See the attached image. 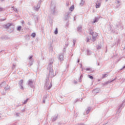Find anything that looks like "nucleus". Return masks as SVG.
Masks as SVG:
<instances>
[{"mask_svg":"<svg viewBox=\"0 0 125 125\" xmlns=\"http://www.w3.org/2000/svg\"><path fill=\"white\" fill-rule=\"evenodd\" d=\"M52 64H53V59H51L48 65L47 70L49 71H53V69Z\"/></svg>","mask_w":125,"mask_h":125,"instance_id":"nucleus-1","label":"nucleus"},{"mask_svg":"<svg viewBox=\"0 0 125 125\" xmlns=\"http://www.w3.org/2000/svg\"><path fill=\"white\" fill-rule=\"evenodd\" d=\"M27 84L32 88H34V87H35V86L34 85V81L32 79H29L27 81Z\"/></svg>","mask_w":125,"mask_h":125,"instance_id":"nucleus-2","label":"nucleus"},{"mask_svg":"<svg viewBox=\"0 0 125 125\" xmlns=\"http://www.w3.org/2000/svg\"><path fill=\"white\" fill-rule=\"evenodd\" d=\"M49 83H48V79H46V82L45 84V88L46 89H49L50 88H51L52 86V84L50 83L49 85ZM49 85V86H48Z\"/></svg>","mask_w":125,"mask_h":125,"instance_id":"nucleus-3","label":"nucleus"},{"mask_svg":"<svg viewBox=\"0 0 125 125\" xmlns=\"http://www.w3.org/2000/svg\"><path fill=\"white\" fill-rule=\"evenodd\" d=\"M90 34L92 36V39L93 42H95L96 40V37L98 36V35H97V33H96V35H94V33L92 32V31H91L90 32Z\"/></svg>","mask_w":125,"mask_h":125,"instance_id":"nucleus-4","label":"nucleus"},{"mask_svg":"<svg viewBox=\"0 0 125 125\" xmlns=\"http://www.w3.org/2000/svg\"><path fill=\"white\" fill-rule=\"evenodd\" d=\"M24 83V81L23 80H21L19 82V84L20 86L21 89H24V87H23V83Z\"/></svg>","mask_w":125,"mask_h":125,"instance_id":"nucleus-5","label":"nucleus"},{"mask_svg":"<svg viewBox=\"0 0 125 125\" xmlns=\"http://www.w3.org/2000/svg\"><path fill=\"white\" fill-rule=\"evenodd\" d=\"M55 76V75L53 72V70L49 71V77H50V78H53V77H54Z\"/></svg>","mask_w":125,"mask_h":125,"instance_id":"nucleus-6","label":"nucleus"},{"mask_svg":"<svg viewBox=\"0 0 125 125\" xmlns=\"http://www.w3.org/2000/svg\"><path fill=\"white\" fill-rule=\"evenodd\" d=\"M100 92V89L96 88L93 90V93L95 95V94H97V93H99Z\"/></svg>","mask_w":125,"mask_h":125,"instance_id":"nucleus-7","label":"nucleus"},{"mask_svg":"<svg viewBox=\"0 0 125 125\" xmlns=\"http://www.w3.org/2000/svg\"><path fill=\"white\" fill-rule=\"evenodd\" d=\"M29 64L30 66H32L33 65V63L34 62V60H33V56H30L29 57Z\"/></svg>","mask_w":125,"mask_h":125,"instance_id":"nucleus-8","label":"nucleus"},{"mask_svg":"<svg viewBox=\"0 0 125 125\" xmlns=\"http://www.w3.org/2000/svg\"><path fill=\"white\" fill-rule=\"evenodd\" d=\"M51 12L52 14H55V6H52L51 7Z\"/></svg>","mask_w":125,"mask_h":125,"instance_id":"nucleus-9","label":"nucleus"},{"mask_svg":"<svg viewBox=\"0 0 125 125\" xmlns=\"http://www.w3.org/2000/svg\"><path fill=\"white\" fill-rule=\"evenodd\" d=\"M101 5V2L97 1L96 4V8H99Z\"/></svg>","mask_w":125,"mask_h":125,"instance_id":"nucleus-10","label":"nucleus"},{"mask_svg":"<svg viewBox=\"0 0 125 125\" xmlns=\"http://www.w3.org/2000/svg\"><path fill=\"white\" fill-rule=\"evenodd\" d=\"M59 59V60H61V61L64 60V55H63V54L60 55Z\"/></svg>","mask_w":125,"mask_h":125,"instance_id":"nucleus-11","label":"nucleus"},{"mask_svg":"<svg viewBox=\"0 0 125 125\" xmlns=\"http://www.w3.org/2000/svg\"><path fill=\"white\" fill-rule=\"evenodd\" d=\"M11 25H12V24H10V23H7V24L5 25V29H9V27H10V26H11Z\"/></svg>","mask_w":125,"mask_h":125,"instance_id":"nucleus-12","label":"nucleus"},{"mask_svg":"<svg viewBox=\"0 0 125 125\" xmlns=\"http://www.w3.org/2000/svg\"><path fill=\"white\" fill-rule=\"evenodd\" d=\"M40 7H41V6H40V4H38L37 5V6L34 7V9L35 10H36V11H38V10H39V9H40Z\"/></svg>","mask_w":125,"mask_h":125,"instance_id":"nucleus-13","label":"nucleus"},{"mask_svg":"<svg viewBox=\"0 0 125 125\" xmlns=\"http://www.w3.org/2000/svg\"><path fill=\"white\" fill-rule=\"evenodd\" d=\"M86 71H89V72H91L92 71V68L91 67H87L85 69Z\"/></svg>","mask_w":125,"mask_h":125,"instance_id":"nucleus-14","label":"nucleus"},{"mask_svg":"<svg viewBox=\"0 0 125 125\" xmlns=\"http://www.w3.org/2000/svg\"><path fill=\"white\" fill-rule=\"evenodd\" d=\"M91 109V107H88L87 109V110L86 111V114H89V112H90Z\"/></svg>","mask_w":125,"mask_h":125,"instance_id":"nucleus-15","label":"nucleus"},{"mask_svg":"<svg viewBox=\"0 0 125 125\" xmlns=\"http://www.w3.org/2000/svg\"><path fill=\"white\" fill-rule=\"evenodd\" d=\"M11 8H12V10H14L15 12H17L18 10L17 8H15L13 6H12Z\"/></svg>","mask_w":125,"mask_h":125,"instance_id":"nucleus-16","label":"nucleus"},{"mask_svg":"<svg viewBox=\"0 0 125 125\" xmlns=\"http://www.w3.org/2000/svg\"><path fill=\"white\" fill-rule=\"evenodd\" d=\"M98 20H99V18H96L94 20L93 23H96V22H98Z\"/></svg>","mask_w":125,"mask_h":125,"instance_id":"nucleus-17","label":"nucleus"},{"mask_svg":"<svg viewBox=\"0 0 125 125\" xmlns=\"http://www.w3.org/2000/svg\"><path fill=\"white\" fill-rule=\"evenodd\" d=\"M68 19H69V16L68 14H66V15H65V16L64 17V20H68Z\"/></svg>","mask_w":125,"mask_h":125,"instance_id":"nucleus-18","label":"nucleus"},{"mask_svg":"<svg viewBox=\"0 0 125 125\" xmlns=\"http://www.w3.org/2000/svg\"><path fill=\"white\" fill-rule=\"evenodd\" d=\"M91 38L90 37V36H88L86 38V42H89V40H90Z\"/></svg>","mask_w":125,"mask_h":125,"instance_id":"nucleus-19","label":"nucleus"},{"mask_svg":"<svg viewBox=\"0 0 125 125\" xmlns=\"http://www.w3.org/2000/svg\"><path fill=\"white\" fill-rule=\"evenodd\" d=\"M21 29H22V27H21V26H20L18 27L17 31H19V32H20L21 31Z\"/></svg>","mask_w":125,"mask_h":125,"instance_id":"nucleus-20","label":"nucleus"},{"mask_svg":"<svg viewBox=\"0 0 125 125\" xmlns=\"http://www.w3.org/2000/svg\"><path fill=\"white\" fill-rule=\"evenodd\" d=\"M106 77H108V74H103V77H102V78L104 79V78H106Z\"/></svg>","mask_w":125,"mask_h":125,"instance_id":"nucleus-21","label":"nucleus"},{"mask_svg":"<svg viewBox=\"0 0 125 125\" xmlns=\"http://www.w3.org/2000/svg\"><path fill=\"white\" fill-rule=\"evenodd\" d=\"M69 10L70 11H73V10H74V5H72L70 7Z\"/></svg>","mask_w":125,"mask_h":125,"instance_id":"nucleus-22","label":"nucleus"},{"mask_svg":"<svg viewBox=\"0 0 125 125\" xmlns=\"http://www.w3.org/2000/svg\"><path fill=\"white\" fill-rule=\"evenodd\" d=\"M57 120V115L56 116H54L53 118V122H55V121H56Z\"/></svg>","mask_w":125,"mask_h":125,"instance_id":"nucleus-23","label":"nucleus"},{"mask_svg":"<svg viewBox=\"0 0 125 125\" xmlns=\"http://www.w3.org/2000/svg\"><path fill=\"white\" fill-rule=\"evenodd\" d=\"M83 3H84V1H83V0H81V2L80 3V5H83Z\"/></svg>","mask_w":125,"mask_h":125,"instance_id":"nucleus-24","label":"nucleus"},{"mask_svg":"<svg viewBox=\"0 0 125 125\" xmlns=\"http://www.w3.org/2000/svg\"><path fill=\"white\" fill-rule=\"evenodd\" d=\"M55 35H57L58 34V29L56 28V30L54 31Z\"/></svg>","mask_w":125,"mask_h":125,"instance_id":"nucleus-25","label":"nucleus"},{"mask_svg":"<svg viewBox=\"0 0 125 125\" xmlns=\"http://www.w3.org/2000/svg\"><path fill=\"white\" fill-rule=\"evenodd\" d=\"M31 37H32V38H36V33H32Z\"/></svg>","mask_w":125,"mask_h":125,"instance_id":"nucleus-26","label":"nucleus"},{"mask_svg":"<svg viewBox=\"0 0 125 125\" xmlns=\"http://www.w3.org/2000/svg\"><path fill=\"white\" fill-rule=\"evenodd\" d=\"M6 85V83L5 82H3L1 84H0V86H3V85Z\"/></svg>","mask_w":125,"mask_h":125,"instance_id":"nucleus-27","label":"nucleus"},{"mask_svg":"<svg viewBox=\"0 0 125 125\" xmlns=\"http://www.w3.org/2000/svg\"><path fill=\"white\" fill-rule=\"evenodd\" d=\"M88 77L91 80H93V76L91 75H88Z\"/></svg>","mask_w":125,"mask_h":125,"instance_id":"nucleus-28","label":"nucleus"},{"mask_svg":"<svg viewBox=\"0 0 125 125\" xmlns=\"http://www.w3.org/2000/svg\"><path fill=\"white\" fill-rule=\"evenodd\" d=\"M82 30V26H79L77 28V31H81Z\"/></svg>","mask_w":125,"mask_h":125,"instance_id":"nucleus-29","label":"nucleus"},{"mask_svg":"<svg viewBox=\"0 0 125 125\" xmlns=\"http://www.w3.org/2000/svg\"><path fill=\"white\" fill-rule=\"evenodd\" d=\"M28 100H29V99H27L23 103V104H26L27 102H28Z\"/></svg>","mask_w":125,"mask_h":125,"instance_id":"nucleus-30","label":"nucleus"},{"mask_svg":"<svg viewBox=\"0 0 125 125\" xmlns=\"http://www.w3.org/2000/svg\"><path fill=\"white\" fill-rule=\"evenodd\" d=\"M87 55H90V54H91L90 51L87 50Z\"/></svg>","mask_w":125,"mask_h":125,"instance_id":"nucleus-31","label":"nucleus"},{"mask_svg":"<svg viewBox=\"0 0 125 125\" xmlns=\"http://www.w3.org/2000/svg\"><path fill=\"white\" fill-rule=\"evenodd\" d=\"M5 90H8L9 89V87H6L4 88Z\"/></svg>","mask_w":125,"mask_h":125,"instance_id":"nucleus-32","label":"nucleus"},{"mask_svg":"<svg viewBox=\"0 0 125 125\" xmlns=\"http://www.w3.org/2000/svg\"><path fill=\"white\" fill-rule=\"evenodd\" d=\"M73 45H75V43H76V40L74 39L73 41Z\"/></svg>","mask_w":125,"mask_h":125,"instance_id":"nucleus-33","label":"nucleus"},{"mask_svg":"<svg viewBox=\"0 0 125 125\" xmlns=\"http://www.w3.org/2000/svg\"><path fill=\"white\" fill-rule=\"evenodd\" d=\"M3 11V8L0 7V12H1V11Z\"/></svg>","mask_w":125,"mask_h":125,"instance_id":"nucleus-34","label":"nucleus"},{"mask_svg":"<svg viewBox=\"0 0 125 125\" xmlns=\"http://www.w3.org/2000/svg\"><path fill=\"white\" fill-rule=\"evenodd\" d=\"M97 49H101V46L100 45L98 46Z\"/></svg>","mask_w":125,"mask_h":125,"instance_id":"nucleus-35","label":"nucleus"},{"mask_svg":"<svg viewBox=\"0 0 125 125\" xmlns=\"http://www.w3.org/2000/svg\"><path fill=\"white\" fill-rule=\"evenodd\" d=\"M15 66H16L15 64H13V66H12V69H15Z\"/></svg>","mask_w":125,"mask_h":125,"instance_id":"nucleus-36","label":"nucleus"},{"mask_svg":"<svg viewBox=\"0 0 125 125\" xmlns=\"http://www.w3.org/2000/svg\"><path fill=\"white\" fill-rule=\"evenodd\" d=\"M46 98H47V96H44V97L43 98V99L45 100V99H46Z\"/></svg>","mask_w":125,"mask_h":125,"instance_id":"nucleus-37","label":"nucleus"},{"mask_svg":"<svg viewBox=\"0 0 125 125\" xmlns=\"http://www.w3.org/2000/svg\"><path fill=\"white\" fill-rule=\"evenodd\" d=\"M16 117H19V113H16Z\"/></svg>","mask_w":125,"mask_h":125,"instance_id":"nucleus-38","label":"nucleus"},{"mask_svg":"<svg viewBox=\"0 0 125 125\" xmlns=\"http://www.w3.org/2000/svg\"><path fill=\"white\" fill-rule=\"evenodd\" d=\"M50 51H52V47H50Z\"/></svg>","mask_w":125,"mask_h":125,"instance_id":"nucleus-39","label":"nucleus"},{"mask_svg":"<svg viewBox=\"0 0 125 125\" xmlns=\"http://www.w3.org/2000/svg\"><path fill=\"white\" fill-rule=\"evenodd\" d=\"M1 93L2 95H5V93H4V92H2Z\"/></svg>","mask_w":125,"mask_h":125,"instance_id":"nucleus-40","label":"nucleus"},{"mask_svg":"<svg viewBox=\"0 0 125 125\" xmlns=\"http://www.w3.org/2000/svg\"><path fill=\"white\" fill-rule=\"evenodd\" d=\"M115 81V79L113 80L112 81H109L108 83H112V82H114Z\"/></svg>","mask_w":125,"mask_h":125,"instance_id":"nucleus-41","label":"nucleus"},{"mask_svg":"<svg viewBox=\"0 0 125 125\" xmlns=\"http://www.w3.org/2000/svg\"><path fill=\"white\" fill-rule=\"evenodd\" d=\"M24 23H25V22L24 21H21V24H24Z\"/></svg>","mask_w":125,"mask_h":125,"instance_id":"nucleus-42","label":"nucleus"},{"mask_svg":"<svg viewBox=\"0 0 125 125\" xmlns=\"http://www.w3.org/2000/svg\"><path fill=\"white\" fill-rule=\"evenodd\" d=\"M124 104H122L120 105V108H122V107H123Z\"/></svg>","mask_w":125,"mask_h":125,"instance_id":"nucleus-43","label":"nucleus"},{"mask_svg":"<svg viewBox=\"0 0 125 125\" xmlns=\"http://www.w3.org/2000/svg\"><path fill=\"white\" fill-rule=\"evenodd\" d=\"M121 2L120 1H119V0H117V3H120Z\"/></svg>","mask_w":125,"mask_h":125,"instance_id":"nucleus-44","label":"nucleus"},{"mask_svg":"<svg viewBox=\"0 0 125 125\" xmlns=\"http://www.w3.org/2000/svg\"><path fill=\"white\" fill-rule=\"evenodd\" d=\"M43 103H45V100L43 99Z\"/></svg>","mask_w":125,"mask_h":125,"instance_id":"nucleus-45","label":"nucleus"},{"mask_svg":"<svg viewBox=\"0 0 125 125\" xmlns=\"http://www.w3.org/2000/svg\"><path fill=\"white\" fill-rule=\"evenodd\" d=\"M125 66H123V68L121 69V70H123V69H125Z\"/></svg>","mask_w":125,"mask_h":125,"instance_id":"nucleus-46","label":"nucleus"},{"mask_svg":"<svg viewBox=\"0 0 125 125\" xmlns=\"http://www.w3.org/2000/svg\"><path fill=\"white\" fill-rule=\"evenodd\" d=\"M82 78H83V75H81L80 76V79H82Z\"/></svg>","mask_w":125,"mask_h":125,"instance_id":"nucleus-47","label":"nucleus"},{"mask_svg":"<svg viewBox=\"0 0 125 125\" xmlns=\"http://www.w3.org/2000/svg\"><path fill=\"white\" fill-rule=\"evenodd\" d=\"M74 83H75V84H76V83H77V81H74Z\"/></svg>","mask_w":125,"mask_h":125,"instance_id":"nucleus-48","label":"nucleus"},{"mask_svg":"<svg viewBox=\"0 0 125 125\" xmlns=\"http://www.w3.org/2000/svg\"><path fill=\"white\" fill-rule=\"evenodd\" d=\"M78 63H80V60H78Z\"/></svg>","mask_w":125,"mask_h":125,"instance_id":"nucleus-49","label":"nucleus"},{"mask_svg":"<svg viewBox=\"0 0 125 125\" xmlns=\"http://www.w3.org/2000/svg\"><path fill=\"white\" fill-rule=\"evenodd\" d=\"M0 0V1H3L4 0Z\"/></svg>","mask_w":125,"mask_h":125,"instance_id":"nucleus-50","label":"nucleus"},{"mask_svg":"<svg viewBox=\"0 0 125 125\" xmlns=\"http://www.w3.org/2000/svg\"><path fill=\"white\" fill-rule=\"evenodd\" d=\"M74 21L76 20V18H75V17H74Z\"/></svg>","mask_w":125,"mask_h":125,"instance_id":"nucleus-51","label":"nucleus"},{"mask_svg":"<svg viewBox=\"0 0 125 125\" xmlns=\"http://www.w3.org/2000/svg\"><path fill=\"white\" fill-rule=\"evenodd\" d=\"M108 0H105V1H107Z\"/></svg>","mask_w":125,"mask_h":125,"instance_id":"nucleus-52","label":"nucleus"},{"mask_svg":"<svg viewBox=\"0 0 125 125\" xmlns=\"http://www.w3.org/2000/svg\"><path fill=\"white\" fill-rule=\"evenodd\" d=\"M98 66H99V63H98Z\"/></svg>","mask_w":125,"mask_h":125,"instance_id":"nucleus-53","label":"nucleus"},{"mask_svg":"<svg viewBox=\"0 0 125 125\" xmlns=\"http://www.w3.org/2000/svg\"><path fill=\"white\" fill-rule=\"evenodd\" d=\"M82 71H83V69H82Z\"/></svg>","mask_w":125,"mask_h":125,"instance_id":"nucleus-54","label":"nucleus"}]
</instances>
